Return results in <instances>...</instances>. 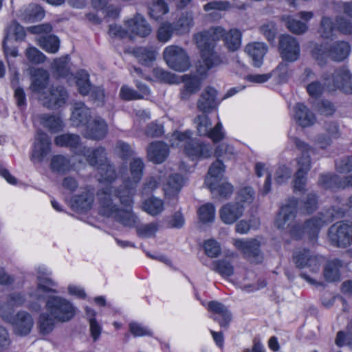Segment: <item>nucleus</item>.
Segmentation results:
<instances>
[{
	"label": "nucleus",
	"mask_w": 352,
	"mask_h": 352,
	"mask_svg": "<svg viewBox=\"0 0 352 352\" xmlns=\"http://www.w3.org/2000/svg\"><path fill=\"white\" fill-rule=\"evenodd\" d=\"M80 155L86 157L88 164L91 166H100L101 164L107 162L108 160L107 157L106 150L103 147H98L94 149L89 148H83Z\"/></svg>",
	"instance_id": "nucleus-27"
},
{
	"label": "nucleus",
	"mask_w": 352,
	"mask_h": 352,
	"mask_svg": "<svg viewBox=\"0 0 352 352\" xmlns=\"http://www.w3.org/2000/svg\"><path fill=\"white\" fill-rule=\"evenodd\" d=\"M97 169L100 177V180L111 182L117 177L115 166L111 164L109 161L101 164L100 166H98Z\"/></svg>",
	"instance_id": "nucleus-50"
},
{
	"label": "nucleus",
	"mask_w": 352,
	"mask_h": 352,
	"mask_svg": "<svg viewBox=\"0 0 352 352\" xmlns=\"http://www.w3.org/2000/svg\"><path fill=\"white\" fill-rule=\"evenodd\" d=\"M45 16L43 8L37 4H30L21 14V19L25 23H34Z\"/></svg>",
	"instance_id": "nucleus-38"
},
{
	"label": "nucleus",
	"mask_w": 352,
	"mask_h": 352,
	"mask_svg": "<svg viewBox=\"0 0 352 352\" xmlns=\"http://www.w3.org/2000/svg\"><path fill=\"white\" fill-rule=\"evenodd\" d=\"M52 67L56 78H65L72 74L67 56L54 60Z\"/></svg>",
	"instance_id": "nucleus-48"
},
{
	"label": "nucleus",
	"mask_w": 352,
	"mask_h": 352,
	"mask_svg": "<svg viewBox=\"0 0 352 352\" xmlns=\"http://www.w3.org/2000/svg\"><path fill=\"white\" fill-rule=\"evenodd\" d=\"M38 43L41 47L47 52L56 53L59 48V39L54 35H47L41 36L38 39Z\"/></svg>",
	"instance_id": "nucleus-51"
},
{
	"label": "nucleus",
	"mask_w": 352,
	"mask_h": 352,
	"mask_svg": "<svg viewBox=\"0 0 352 352\" xmlns=\"http://www.w3.org/2000/svg\"><path fill=\"white\" fill-rule=\"evenodd\" d=\"M214 189H210V191L218 195L219 197L228 199L233 192V186L228 182H221V181L215 184Z\"/></svg>",
	"instance_id": "nucleus-61"
},
{
	"label": "nucleus",
	"mask_w": 352,
	"mask_h": 352,
	"mask_svg": "<svg viewBox=\"0 0 352 352\" xmlns=\"http://www.w3.org/2000/svg\"><path fill=\"white\" fill-rule=\"evenodd\" d=\"M147 157L155 164H161L167 158L169 149L165 143L161 141L152 142L147 147Z\"/></svg>",
	"instance_id": "nucleus-20"
},
{
	"label": "nucleus",
	"mask_w": 352,
	"mask_h": 352,
	"mask_svg": "<svg viewBox=\"0 0 352 352\" xmlns=\"http://www.w3.org/2000/svg\"><path fill=\"white\" fill-rule=\"evenodd\" d=\"M336 344L338 346H342L344 344L352 346V320L347 326V332L345 334L343 331H338L336 338Z\"/></svg>",
	"instance_id": "nucleus-62"
},
{
	"label": "nucleus",
	"mask_w": 352,
	"mask_h": 352,
	"mask_svg": "<svg viewBox=\"0 0 352 352\" xmlns=\"http://www.w3.org/2000/svg\"><path fill=\"white\" fill-rule=\"evenodd\" d=\"M45 308L58 322L69 321L75 315L73 305L66 299L57 296H48Z\"/></svg>",
	"instance_id": "nucleus-4"
},
{
	"label": "nucleus",
	"mask_w": 352,
	"mask_h": 352,
	"mask_svg": "<svg viewBox=\"0 0 352 352\" xmlns=\"http://www.w3.org/2000/svg\"><path fill=\"white\" fill-rule=\"evenodd\" d=\"M127 27L130 32L140 37H146L151 32V25L140 14H137L133 19L127 21Z\"/></svg>",
	"instance_id": "nucleus-26"
},
{
	"label": "nucleus",
	"mask_w": 352,
	"mask_h": 352,
	"mask_svg": "<svg viewBox=\"0 0 352 352\" xmlns=\"http://www.w3.org/2000/svg\"><path fill=\"white\" fill-rule=\"evenodd\" d=\"M54 143L59 146L69 148L76 154L80 155L85 148L81 143L80 135L74 133H64L55 138Z\"/></svg>",
	"instance_id": "nucleus-21"
},
{
	"label": "nucleus",
	"mask_w": 352,
	"mask_h": 352,
	"mask_svg": "<svg viewBox=\"0 0 352 352\" xmlns=\"http://www.w3.org/2000/svg\"><path fill=\"white\" fill-rule=\"evenodd\" d=\"M224 44L230 52L238 50L241 45V33L237 29H231L224 36Z\"/></svg>",
	"instance_id": "nucleus-45"
},
{
	"label": "nucleus",
	"mask_w": 352,
	"mask_h": 352,
	"mask_svg": "<svg viewBox=\"0 0 352 352\" xmlns=\"http://www.w3.org/2000/svg\"><path fill=\"white\" fill-rule=\"evenodd\" d=\"M322 78L329 91L339 90L346 94H352V74L346 67H340L332 74H324Z\"/></svg>",
	"instance_id": "nucleus-3"
},
{
	"label": "nucleus",
	"mask_w": 352,
	"mask_h": 352,
	"mask_svg": "<svg viewBox=\"0 0 352 352\" xmlns=\"http://www.w3.org/2000/svg\"><path fill=\"white\" fill-rule=\"evenodd\" d=\"M76 84L78 91L82 96H88L92 88L89 81V74L85 70L78 71L76 74Z\"/></svg>",
	"instance_id": "nucleus-44"
},
{
	"label": "nucleus",
	"mask_w": 352,
	"mask_h": 352,
	"mask_svg": "<svg viewBox=\"0 0 352 352\" xmlns=\"http://www.w3.org/2000/svg\"><path fill=\"white\" fill-rule=\"evenodd\" d=\"M37 288L30 296L37 300H41L44 298L43 294L52 292L56 293L57 291L53 289L56 285L54 282L48 278H38Z\"/></svg>",
	"instance_id": "nucleus-43"
},
{
	"label": "nucleus",
	"mask_w": 352,
	"mask_h": 352,
	"mask_svg": "<svg viewBox=\"0 0 352 352\" xmlns=\"http://www.w3.org/2000/svg\"><path fill=\"white\" fill-rule=\"evenodd\" d=\"M168 12L169 8L164 0H153L147 3L148 15L155 21L162 19Z\"/></svg>",
	"instance_id": "nucleus-37"
},
{
	"label": "nucleus",
	"mask_w": 352,
	"mask_h": 352,
	"mask_svg": "<svg viewBox=\"0 0 352 352\" xmlns=\"http://www.w3.org/2000/svg\"><path fill=\"white\" fill-rule=\"evenodd\" d=\"M108 133V125L100 117H96L86 126L83 136L86 138L100 140L104 138Z\"/></svg>",
	"instance_id": "nucleus-16"
},
{
	"label": "nucleus",
	"mask_w": 352,
	"mask_h": 352,
	"mask_svg": "<svg viewBox=\"0 0 352 352\" xmlns=\"http://www.w3.org/2000/svg\"><path fill=\"white\" fill-rule=\"evenodd\" d=\"M40 120L41 124L52 133H56L62 128L60 120L54 116L42 115Z\"/></svg>",
	"instance_id": "nucleus-56"
},
{
	"label": "nucleus",
	"mask_w": 352,
	"mask_h": 352,
	"mask_svg": "<svg viewBox=\"0 0 352 352\" xmlns=\"http://www.w3.org/2000/svg\"><path fill=\"white\" fill-rule=\"evenodd\" d=\"M225 171V166L222 161L216 160L209 168L205 184L209 189H214L215 184L220 182Z\"/></svg>",
	"instance_id": "nucleus-28"
},
{
	"label": "nucleus",
	"mask_w": 352,
	"mask_h": 352,
	"mask_svg": "<svg viewBox=\"0 0 352 352\" xmlns=\"http://www.w3.org/2000/svg\"><path fill=\"white\" fill-rule=\"evenodd\" d=\"M318 198L316 194L309 193L306 199L303 201L302 206H298V214H309L317 209Z\"/></svg>",
	"instance_id": "nucleus-53"
},
{
	"label": "nucleus",
	"mask_w": 352,
	"mask_h": 352,
	"mask_svg": "<svg viewBox=\"0 0 352 352\" xmlns=\"http://www.w3.org/2000/svg\"><path fill=\"white\" fill-rule=\"evenodd\" d=\"M342 267V262L339 259L329 261L324 269L323 274L326 280L329 282L338 281L340 278V268Z\"/></svg>",
	"instance_id": "nucleus-40"
},
{
	"label": "nucleus",
	"mask_w": 352,
	"mask_h": 352,
	"mask_svg": "<svg viewBox=\"0 0 352 352\" xmlns=\"http://www.w3.org/2000/svg\"><path fill=\"white\" fill-rule=\"evenodd\" d=\"M208 309L214 314L212 317L214 320L217 321L222 328H228L232 320V314L226 306L213 300L208 302Z\"/></svg>",
	"instance_id": "nucleus-19"
},
{
	"label": "nucleus",
	"mask_w": 352,
	"mask_h": 352,
	"mask_svg": "<svg viewBox=\"0 0 352 352\" xmlns=\"http://www.w3.org/2000/svg\"><path fill=\"white\" fill-rule=\"evenodd\" d=\"M113 188L107 186L97 192L100 207V213L105 217H111L119 208L112 201Z\"/></svg>",
	"instance_id": "nucleus-15"
},
{
	"label": "nucleus",
	"mask_w": 352,
	"mask_h": 352,
	"mask_svg": "<svg viewBox=\"0 0 352 352\" xmlns=\"http://www.w3.org/2000/svg\"><path fill=\"white\" fill-rule=\"evenodd\" d=\"M283 19L285 21V25L287 29L294 34H302L308 29L305 23L296 20L290 16H286Z\"/></svg>",
	"instance_id": "nucleus-54"
},
{
	"label": "nucleus",
	"mask_w": 352,
	"mask_h": 352,
	"mask_svg": "<svg viewBox=\"0 0 352 352\" xmlns=\"http://www.w3.org/2000/svg\"><path fill=\"white\" fill-rule=\"evenodd\" d=\"M278 49L284 60L294 62L299 58V43L295 38L289 34H281L278 37Z\"/></svg>",
	"instance_id": "nucleus-11"
},
{
	"label": "nucleus",
	"mask_w": 352,
	"mask_h": 352,
	"mask_svg": "<svg viewBox=\"0 0 352 352\" xmlns=\"http://www.w3.org/2000/svg\"><path fill=\"white\" fill-rule=\"evenodd\" d=\"M200 51L201 59L197 65V72L204 75L206 72L222 63V59L215 50L216 45L206 43H195Z\"/></svg>",
	"instance_id": "nucleus-5"
},
{
	"label": "nucleus",
	"mask_w": 352,
	"mask_h": 352,
	"mask_svg": "<svg viewBox=\"0 0 352 352\" xmlns=\"http://www.w3.org/2000/svg\"><path fill=\"white\" fill-rule=\"evenodd\" d=\"M298 211V200L295 197L289 198L280 208L274 221V225L278 229L285 230L286 228H289L290 235L296 240L302 239L304 233L306 232L305 225L302 226L294 222Z\"/></svg>",
	"instance_id": "nucleus-1"
},
{
	"label": "nucleus",
	"mask_w": 352,
	"mask_h": 352,
	"mask_svg": "<svg viewBox=\"0 0 352 352\" xmlns=\"http://www.w3.org/2000/svg\"><path fill=\"white\" fill-rule=\"evenodd\" d=\"M329 223V221H328V218H326L325 216L322 214H319L307 219L305 222V229L310 239L314 240L317 238L321 228Z\"/></svg>",
	"instance_id": "nucleus-30"
},
{
	"label": "nucleus",
	"mask_w": 352,
	"mask_h": 352,
	"mask_svg": "<svg viewBox=\"0 0 352 352\" xmlns=\"http://www.w3.org/2000/svg\"><path fill=\"white\" fill-rule=\"evenodd\" d=\"M217 91L212 87H207L201 94L197 107L204 113H209L217 106Z\"/></svg>",
	"instance_id": "nucleus-24"
},
{
	"label": "nucleus",
	"mask_w": 352,
	"mask_h": 352,
	"mask_svg": "<svg viewBox=\"0 0 352 352\" xmlns=\"http://www.w3.org/2000/svg\"><path fill=\"white\" fill-rule=\"evenodd\" d=\"M142 208L148 214L152 216H156L160 214L164 210V203L162 200L152 197L143 202Z\"/></svg>",
	"instance_id": "nucleus-49"
},
{
	"label": "nucleus",
	"mask_w": 352,
	"mask_h": 352,
	"mask_svg": "<svg viewBox=\"0 0 352 352\" xmlns=\"http://www.w3.org/2000/svg\"><path fill=\"white\" fill-rule=\"evenodd\" d=\"M197 125V133L201 136H207L214 142L221 141L224 138V133L222 131V124L220 122L212 128V122L207 113L198 115L194 119Z\"/></svg>",
	"instance_id": "nucleus-9"
},
{
	"label": "nucleus",
	"mask_w": 352,
	"mask_h": 352,
	"mask_svg": "<svg viewBox=\"0 0 352 352\" xmlns=\"http://www.w3.org/2000/svg\"><path fill=\"white\" fill-rule=\"evenodd\" d=\"M292 261L298 268L308 267L313 272H317L319 270L318 258L307 249L296 250L293 254Z\"/></svg>",
	"instance_id": "nucleus-17"
},
{
	"label": "nucleus",
	"mask_w": 352,
	"mask_h": 352,
	"mask_svg": "<svg viewBox=\"0 0 352 352\" xmlns=\"http://www.w3.org/2000/svg\"><path fill=\"white\" fill-rule=\"evenodd\" d=\"M329 236L333 245L346 248L352 244V222H338L330 226Z\"/></svg>",
	"instance_id": "nucleus-8"
},
{
	"label": "nucleus",
	"mask_w": 352,
	"mask_h": 352,
	"mask_svg": "<svg viewBox=\"0 0 352 352\" xmlns=\"http://www.w3.org/2000/svg\"><path fill=\"white\" fill-rule=\"evenodd\" d=\"M89 99L97 107H102L105 103V91L103 87L100 86H93L90 90Z\"/></svg>",
	"instance_id": "nucleus-58"
},
{
	"label": "nucleus",
	"mask_w": 352,
	"mask_h": 352,
	"mask_svg": "<svg viewBox=\"0 0 352 352\" xmlns=\"http://www.w3.org/2000/svg\"><path fill=\"white\" fill-rule=\"evenodd\" d=\"M182 146L184 147L186 156L192 160L208 158L212 153V147L209 144H204L197 139L188 140Z\"/></svg>",
	"instance_id": "nucleus-12"
},
{
	"label": "nucleus",
	"mask_w": 352,
	"mask_h": 352,
	"mask_svg": "<svg viewBox=\"0 0 352 352\" xmlns=\"http://www.w3.org/2000/svg\"><path fill=\"white\" fill-rule=\"evenodd\" d=\"M51 140L44 132L38 130L35 138L31 160L34 163H40L50 151Z\"/></svg>",
	"instance_id": "nucleus-14"
},
{
	"label": "nucleus",
	"mask_w": 352,
	"mask_h": 352,
	"mask_svg": "<svg viewBox=\"0 0 352 352\" xmlns=\"http://www.w3.org/2000/svg\"><path fill=\"white\" fill-rule=\"evenodd\" d=\"M267 49L265 43L254 42L247 45L245 51L252 58L254 65L259 67L263 63V59L267 52Z\"/></svg>",
	"instance_id": "nucleus-29"
},
{
	"label": "nucleus",
	"mask_w": 352,
	"mask_h": 352,
	"mask_svg": "<svg viewBox=\"0 0 352 352\" xmlns=\"http://www.w3.org/2000/svg\"><path fill=\"white\" fill-rule=\"evenodd\" d=\"M136 187L131 188L126 185V180H124L123 185L114 190L115 195L119 198L120 204L125 207L131 208L133 201V196Z\"/></svg>",
	"instance_id": "nucleus-39"
},
{
	"label": "nucleus",
	"mask_w": 352,
	"mask_h": 352,
	"mask_svg": "<svg viewBox=\"0 0 352 352\" xmlns=\"http://www.w3.org/2000/svg\"><path fill=\"white\" fill-rule=\"evenodd\" d=\"M69 94L66 89L61 86H52L47 91L38 96L41 105L50 109H56L63 107L68 100Z\"/></svg>",
	"instance_id": "nucleus-7"
},
{
	"label": "nucleus",
	"mask_w": 352,
	"mask_h": 352,
	"mask_svg": "<svg viewBox=\"0 0 352 352\" xmlns=\"http://www.w3.org/2000/svg\"><path fill=\"white\" fill-rule=\"evenodd\" d=\"M340 177L333 173L320 174L318 179V185L325 189L340 188Z\"/></svg>",
	"instance_id": "nucleus-52"
},
{
	"label": "nucleus",
	"mask_w": 352,
	"mask_h": 352,
	"mask_svg": "<svg viewBox=\"0 0 352 352\" xmlns=\"http://www.w3.org/2000/svg\"><path fill=\"white\" fill-rule=\"evenodd\" d=\"M198 214L202 222H211L214 219V206L212 204H206L199 208Z\"/></svg>",
	"instance_id": "nucleus-60"
},
{
	"label": "nucleus",
	"mask_w": 352,
	"mask_h": 352,
	"mask_svg": "<svg viewBox=\"0 0 352 352\" xmlns=\"http://www.w3.org/2000/svg\"><path fill=\"white\" fill-rule=\"evenodd\" d=\"M234 245L243 253V256L250 261L254 263L261 261V244L258 240L254 239L249 240L238 239L235 241Z\"/></svg>",
	"instance_id": "nucleus-13"
},
{
	"label": "nucleus",
	"mask_w": 352,
	"mask_h": 352,
	"mask_svg": "<svg viewBox=\"0 0 352 352\" xmlns=\"http://www.w3.org/2000/svg\"><path fill=\"white\" fill-rule=\"evenodd\" d=\"M173 33H175V30L173 24L164 23L158 29L157 38L161 42H166L171 38Z\"/></svg>",
	"instance_id": "nucleus-63"
},
{
	"label": "nucleus",
	"mask_w": 352,
	"mask_h": 352,
	"mask_svg": "<svg viewBox=\"0 0 352 352\" xmlns=\"http://www.w3.org/2000/svg\"><path fill=\"white\" fill-rule=\"evenodd\" d=\"M1 316L13 326L14 333L20 336L29 334L34 325L32 316L25 311H20L13 316L2 312Z\"/></svg>",
	"instance_id": "nucleus-10"
},
{
	"label": "nucleus",
	"mask_w": 352,
	"mask_h": 352,
	"mask_svg": "<svg viewBox=\"0 0 352 352\" xmlns=\"http://www.w3.org/2000/svg\"><path fill=\"white\" fill-rule=\"evenodd\" d=\"M177 34H184L189 32L193 25V15L191 12L182 13L176 22L171 23Z\"/></svg>",
	"instance_id": "nucleus-42"
},
{
	"label": "nucleus",
	"mask_w": 352,
	"mask_h": 352,
	"mask_svg": "<svg viewBox=\"0 0 352 352\" xmlns=\"http://www.w3.org/2000/svg\"><path fill=\"white\" fill-rule=\"evenodd\" d=\"M336 29V25H334L331 19L326 16L322 17L320 28V33L322 37L324 38H331Z\"/></svg>",
	"instance_id": "nucleus-59"
},
{
	"label": "nucleus",
	"mask_w": 352,
	"mask_h": 352,
	"mask_svg": "<svg viewBox=\"0 0 352 352\" xmlns=\"http://www.w3.org/2000/svg\"><path fill=\"white\" fill-rule=\"evenodd\" d=\"M335 168L341 174L349 173L352 171V155L335 160Z\"/></svg>",
	"instance_id": "nucleus-64"
},
{
	"label": "nucleus",
	"mask_w": 352,
	"mask_h": 352,
	"mask_svg": "<svg viewBox=\"0 0 352 352\" xmlns=\"http://www.w3.org/2000/svg\"><path fill=\"white\" fill-rule=\"evenodd\" d=\"M223 277H228L233 274L234 267L227 259H221L213 262V268Z\"/></svg>",
	"instance_id": "nucleus-57"
},
{
	"label": "nucleus",
	"mask_w": 352,
	"mask_h": 352,
	"mask_svg": "<svg viewBox=\"0 0 352 352\" xmlns=\"http://www.w3.org/2000/svg\"><path fill=\"white\" fill-rule=\"evenodd\" d=\"M111 217L124 226L129 228L135 227L138 220L136 215L132 212V207H126L125 209L118 208Z\"/></svg>",
	"instance_id": "nucleus-34"
},
{
	"label": "nucleus",
	"mask_w": 352,
	"mask_h": 352,
	"mask_svg": "<svg viewBox=\"0 0 352 352\" xmlns=\"http://www.w3.org/2000/svg\"><path fill=\"white\" fill-rule=\"evenodd\" d=\"M291 139L296 148L302 153L298 161L299 168L294 175V190L301 192L305 189L306 175L311 168V158L309 153H314V149L305 142L296 137H292Z\"/></svg>",
	"instance_id": "nucleus-2"
},
{
	"label": "nucleus",
	"mask_w": 352,
	"mask_h": 352,
	"mask_svg": "<svg viewBox=\"0 0 352 352\" xmlns=\"http://www.w3.org/2000/svg\"><path fill=\"white\" fill-rule=\"evenodd\" d=\"M144 168V164L142 159L134 158L129 164L130 177L126 179V185L131 188L136 187L140 182Z\"/></svg>",
	"instance_id": "nucleus-31"
},
{
	"label": "nucleus",
	"mask_w": 352,
	"mask_h": 352,
	"mask_svg": "<svg viewBox=\"0 0 352 352\" xmlns=\"http://www.w3.org/2000/svg\"><path fill=\"white\" fill-rule=\"evenodd\" d=\"M133 54L142 65L150 67L155 60L157 52L153 47H138L133 50Z\"/></svg>",
	"instance_id": "nucleus-32"
},
{
	"label": "nucleus",
	"mask_w": 352,
	"mask_h": 352,
	"mask_svg": "<svg viewBox=\"0 0 352 352\" xmlns=\"http://www.w3.org/2000/svg\"><path fill=\"white\" fill-rule=\"evenodd\" d=\"M91 118L90 109L83 102H75L72 113L71 120L76 126H87Z\"/></svg>",
	"instance_id": "nucleus-25"
},
{
	"label": "nucleus",
	"mask_w": 352,
	"mask_h": 352,
	"mask_svg": "<svg viewBox=\"0 0 352 352\" xmlns=\"http://www.w3.org/2000/svg\"><path fill=\"white\" fill-rule=\"evenodd\" d=\"M226 30L220 26L211 27L207 31L195 34L194 39L195 43H206L216 45V41L223 38L226 34Z\"/></svg>",
	"instance_id": "nucleus-23"
},
{
	"label": "nucleus",
	"mask_w": 352,
	"mask_h": 352,
	"mask_svg": "<svg viewBox=\"0 0 352 352\" xmlns=\"http://www.w3.org/2000/svg\"><path fill=\"white\" fill-rule=\"evenodd\" d=\"M71 168L69 160L64 155H56L52 157L50 162V168L52 172L64 174Z\"/></svg>",
	"instance_id": "nucleus-46"
},
{
	"label": "nucleus",
	"mask_w": 352,
	"mask_h": 352,
	"mask_svg": "<svg viewBox=\"0 0 352 352\" xmlns=\"http://www.w3.org/2000/svg\"><path fill=\"white\" fill-rule=\"evenodd\" d=\"M56 322L57 320L48 311L42 313L38 322L39 332L43 335L49 334L54 329Z\"/></svg>",
	"instance_id": "nucleus-47"
},
{
	"label": "nucleus",
	"mask_w": 352,
	"mask_h": 352,
	"mask_svg": "<svg viewBox=\"0 0 352 352\" xmlns=\"http://www.w3.org/2000/svg\"><path fill=\"white\" fill-rule=\"evenodd\" d=\"M294 120L302 127L312 126L316 121L314 113L304 104L298 103L294 107Z\"/></svg>",
	"instance_id": "nucleus-22"
},
{
	"label": "nucleus",
	"mask_w": 352,
	"mask_h": 352,
	"mask_svg": "<svg viewBox=\"0 0 352 352\" xmlns=\"http://www.w3.org/2000/svg\"><path fill=\"white\" fill-rule=\"evenodd\" d=\"M163 57L168 66L177 72H185L190 65V59L186 51L176 45L166 47Z\"/></svg>",
	"instance_id": "nucleus-6"
},
{
	"label": "nucleus",
	"mask_w": 352,
	"mask_h": 352,
	"mask_svg": "<svg viewBox=\"0 0 352 352\" xmlns=\"http://www.w3.org/2000/svg\"><path fill=\"white\" fill-rule=\"evenodd\" d=\"M230 8V3L226 1H212L206 3L204 9L206 12H210L207 17L209 20L217 21L221 18L220 11L227 10Z\"/></svg>",
	"instance_id": "nucleus-35"
},
{
	"label": "nucleus",
	"mask_w": 352,
	"mask_h": 352,
	"mask_svg": "<svg viewBox=\"0 0 352 352\" xmlns=\"http://www.w3.org/2000/svg\"><path fill=\"white\" fill-rule=\"evenodd\" d=\"M351 47L345 41L334 42L329 46V57L335 61H342L349 54Z\"/></svg>",
	"instance_id": "nucleus-33"
},
{
	"label": "nucleus",
	"mask_w": 352,
	"mask_h": 352,
	"mask_svg": "<svg viewBox=\"0 0 352 352\" xmlns=\"http://www.w3.org/2000/svg\"><path fill=\"white\" fill-rule=\"evenodd\" d=\"M49 81L48 73L43 69H38L33 76L30 89L33 92L40 95L43 92Z\"/></svg>",
	"instance_id": "nucleus-41"
},
{
	"label": "nucleus",
	"mask_w": 352,
	"mask_h": 352,
	"mask_svg": "<svg viewBox=\"0 0 352 352\" xmlns=\"http://www.w3.org/2000/svg\"><path fill=\"white\" fill-rule=\"evenodd\" d=\"M93 201V195L88 192H84L72 199L71 207L76 212H86L91 208Z\"/></svg>",
	"instance_id": "nucleus-36"
},
{
	"label": "nucleus",
	"mask_w": 352,
	"mask_h": 352,
	"mask_svg": "<svg viewBox=\"0 0 352 352\" xmlns=\"http://www.w3.org/2000/svg\"><path fill=\"white\" fill-rule=\"evenodd\" d=\"M243 205L239 202H230L223 205L219 210L221 221L226 224H232L242 217Z\"/></svg>",
	"instance_id": "nucleus-18"
},
{
	"label": "nucleus",
	"mask_w": 352,
	"mask_h": 352,
	"mask_svg": "<svg viewBox=\"0 0 352 352\" xmlns=\"http://www.w3.org/2000/svg\"><path fill=\"white\" fill-rule=\"evenodd\" d=\"M25 302V296L19 292H14L9 294L7 297L6 302L1 307V313H6V309H12L13 307L22 306Z\"/></svg>",
	"instance_id": "nucleus-55"
}]
</instances>
